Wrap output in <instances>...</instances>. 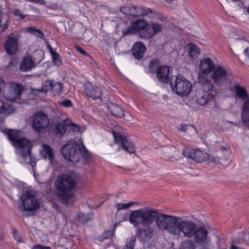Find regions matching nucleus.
Listing matches in <instances>:
<instances>
[{
    "label": "nucleus",
    "instance_id": "1",
    "mask_svg": "<svg viewBox=\"0 0 249 249\" xmlns=\"http://www.w3.org/2000/svg\"><path fill=\"white\" fill-rule=\"evenodd\" d=\"M229 74L223 66L217 65L210 57H205L199 62L197 73L198 82L202 89L196 91L195 100L200 106L207 104L214 85L221 86L229 81Z\"/></svg>",
    "mask_w": 249,
    "mask_h": 249
},
{
    "label": "nucleus",
    "instance_id": "2",
    "mask_svg": "<svg viewBox=\"0 0 249 249\" xmlns=\"http://www.w3.org/2000/svg\"><path fill=\"white\" fill-rule=\"evenodd\" d=\"M168 233L179 240L183 238H194L197 244L211 243L208 231L203 226L197 227L193 221L184 220L181 217L172 215Z\"/></svg>",
    "mask_w": 249,
    "mask_h": 249
},
{
    "label": "nucleus",
    "instance_id": "3",
    "mask_svg": "<svg viewBox=\"0 0 249 249\" xmlns=\"http://www.w3.org/2000/svg\"><path fill=\"white\" fill-rule=\"evenodd\" d=\"M172 217L171 215L162 214L156 209L145 207L131 211L129 215V221L137 228L140 224L155 221L156 225L160 230L168 232Z\"/></svg>",
    "mask_w": 249,
    "mask_h": 249
},
{
    "label": "nucleus",
    "instance_id": "4",
    "mask_svg": "<svg viewBox=\"0 0 249 249\" xmlns=\"http://www.w3.org/2000/svg\"><path fill=\"white\" fill-rule=\"evenodd\" d=\"M1 131L6 135L16 148L19 162L21 163H29L34 168L36 165V160L31 155V142L27 139L21 137V132L19 131L6 128L1 129Z\"/></svg>",
    "mask_w": 249,
    "mask_h": 249
},
{
    "label": "nucleus",
    "instance_id": "5",
    "mask_svg": "<svg viewBox=\"0 0 249 249\" xmlns=\"http://www.w3.org/2000/svg\"><path fill=\"white\" fill-rule=\"evenodd\" d=\"M80 179L79 176L73 173L57 178L54 185L57 191V196L63 204L71 205L76 201V196L72 190Z\"/></svg>",
    "mask_w": 249,
    "mask_h": 249
},
{
    "label": "nucleus",
    "instance_id": "6",
    "mask_svg": "<svg viewBox=\"0 0 249 249\" xmlns=\"http://www.w3.org/2000/svg\"><path fill=\"white\" fill-rule=\"evenodd\" d=\"M61 153L66 160L76 163L80 159V155L88 163L90 155L82 142L77 143L74 141L68 142L61 149Z\"/></svg>",
    "mask_w": 249,
    "mask_h": 249
},
{
    "label": "nucleus",
    "instance_id": "7",
    "mask_svg": "<svg viewBox=\"0 0 249 249\" xmlns=\"http://www.w3.org/2000/svg\"><path fill=\"white\" fill-rule=\"evenodd\" d=\"M236 99L244 100L240 107L241 119L245 126L249 128V93L246 88L239 83L233 85Z\"/></svg>",
    "mask_w": 249,
    "mask_h": 249
},
{
    "label": "nucleus",
    "instance_id": "8",
    "mask_svg": "<svg viewBox=\"0 0 249 249\" xmlns=\"http://www.w3.org/2000/svg\"><path fill=\"white\" fill-rule=\"evenodd\" d=\"M170 86L172 91L181 97L188 95L192 88V83L181 74L170 82Z\"/></svg>",
    "mask_w": 249,
    "mask_h": 249
},
{
    "label": "nucleus",
    "instance_id": "9",
    "mask_svg": "<svg viewBox=\"0 0 249 249\" xmlns=\"http://www.w3.org/2000/svg\"><path fill=\"white\" fill-rule=\"evenodd\" d=\"M129 10L130 11V16L131 17L149 16L154 20H159L163 22L166 20L162 13L154 12L149 8L133 6H131V10Z\"/></svg>",
    "mask_w": 249,
    "mask_h": 249
},
{
    "label": "nucleus",
    "instance_id": "10",
    "mask_svg": "<svg viewBox=\"0 0 249 249\" xmlns=\"http://www.w3.org/2000/svg\"><path fill=\"white\" fill-rule=\"evenodd\" d=\"M22 205L20 209L22 211H32L36 210L39 208L40 201L37 199L34 193L32 191H26L20 197Z\"/></svg>",
    "mask_w": 249,
    "mask_h": 249
},
{
    "label": "nucleus",
    "instance_id": "11",
    "mask_svg": "<svg viewBox=\"0 0 249 249\" xmlns=\"http://www.w3.org/2000/svg\"><path fill=\"white\" fill-rule=\"evenodd\" d=\"M49 124L50 120L48 116L42 111L38 112L33 116L32 126L38 132L43 131Z\"/></svg>",
    "mask_w": 249,
    "mask_h": 249
},
{
    "label": "nucleus",
    "instance_id": "12",
    "mask_svg": "<svg viewBox=\"0 0 249 249\" xmlns=\"http://www.w3.org/2000/svg\"><path fill=\"white\" fill-rule=\"evenodd\" d=\"M153 222H147L137 227L136 235L141 241H149L153 236L154 230L151 226Z\"/></svg>",
    "mask_w": 249,
    "mask_h": 249
},
{
    "label": "nucleus",
    "instance_id": "13",
    "mask_svg": "<svg viewBox=\"0 0 249 249\" xmlns=\"http://www.w3.org/2000/svg\"><path fill=\"white\" fill-rule=\"evenodd\" d=\"M115 142L117 144L120 148L130 154H133L135 152V148L133 143L126 137L121 134L113 131Z\"/></svg>",
    "mask_w": 249,
    "mask_h": 249
},
{
    "label": "nucleus",
    "instance_id": "14",
    "mask_svg": "<svg viewBox=\"0 0 249 249\" xmlns=\"http://www.w3.org/2000/svg\"><path fill=\"white\" fill-rule=\"evenodd\" d=\"M23 90V87L19 84L13 83L4 93V97L7 101H16L19 99Z\"/></svg>",
    "mask_w": 249,
    "mask_h": 249
},
{
    "label": "nucleus",
    "instance_id": "15",
    "mask_svg": "<svg viewBox=\"0 0 249 249\" xmlns=\"http://www.w3.org/2000/svg\"><path fill=\"white\" fill-rule=\"evenodd\" d=\"M184 157L189 158L197 162H203L208 158L207 153L199 149H195L190 147L186 148L183 151Z\"/></svg>",
    "mask_w": 249,
    "mask_h": 249
},
{
    "label": "nucleus",
    "instance_id": "16",
    "mask_svg": "<svg viewBox=\"0 0 249 249\" xmlns=\"http://www.w3.org/2000/svg\"><path fill=\"white\" fill-rule=\"evenodd\" d=\"M4 48L8 54H14L18 49V38L13 34L9 35L4 44Z\"/></svg>",
    "mask_w": 249,
    "mask_h": 249
},
{
    "label": "nucleus",
    "instance_id": "17",
    "mask_svg": "<svg viewBox=\"0 0 249 249\" xmlns=\"http://www.w3.org/2000/svg\"><path fill=\"white\" fill-rule=\"evenodd\" d=\"M164 27L163 24L157 22H151L148 25V28L142 35L143 39H150L157 33L162 31Z\"/></svg>",
    "mask_w": 249,
    "mask_h": 249
},
{
    "label": "nucleus",
    "instance_id": "18",
    "mask_svg": "<svg viewBox=\"0 0 249 249\" xmlns=\"http://www.w3.org/2000/svg\"><path fill=\"white\" fill-rule=\"evenodd\" d=\"M84 86L85 93L88 97L94 99H99L101 97L102 92L99 87H96L89 82L85 83Z\"/></svg>",
    "mask_w": 249,
    "mask_h": 249
},
{
    "label": "nucleus",
    "instance_id": "19",
    "mask_svg": "<svg viewBox=\"0 0 249 249\" xmlns=\"http://www.w3.org/2000/svg\"><path fill=\"white\" fill-rule=\"evenodd\" d=\"M171 68L168 66L158 67L156 73L158 80L162 83H167L170 81V72Z\"/></svg>",
    "mask_w": 249,
    "mask_h": 249
},
{
    "label": "nucleus",
    "instance_id": "20",
    "mask_svg": "<svg viewBox=\"0 0 249 249\" xmlns=\"http://www.w3.org/2000/svg\"><path fill=\"white\" fill-rule=\"evenodd\" d=\"M145 51L146 47L141 42H136L132 48L133 55L137 59H140L142 57Z\"/></svg>",
    "mask_w": 249,
    "mask_h": 249
},
{
    "label": "nucleus",
    "instance_id": "21",
    "mask_svg": "<svg viewBox=\"0 0 249 249\" xmlns=\"http://www.w3.org/2000/svg\"><path fill=\"white\" fill-rule=\"evenodd\" d=\"M40 155L42 158L48 159L51 163H52L54 155L51 146L46 144H43L42 149L40 151Z\"/></svg>",
    "mask_w": 249,
    "mask_h": 249
},
{
    "label": "nucleus",
    "instance_id": "22",
    "mask_svg": "<svg viewBox=\"0 0 249 249\" xmlns=\"http://www.w3.org/2000/svg\"><path fill=\"white\" fill-rule=\"evenodd\" d=\"M133 24L136 32H140V36L142 38V34L148 28L149 25L148 22L145 19H142L136 20Z\"/></svg>",
    "mask_w": 249,
    "mask_h": 249
},
{
    "label": "nucleus",
    "instance_id": "23",
    "mask_svg": "<svg viewBox=\"0 0 249 249\" xmlns=\"http://www.w3.org/2000/svg\"><path fill=\"white\" fill-rule=\"evenodd\" d=\"M15 111L16 108L13 106L3 100H0V114L7 116L13 113Z\"/></svg>",
    "mask_w": 249,
    "mask_h": 249
},
{
    "label": "nucleus",
    "instance_id": "24",
    "mask_svg": "<svg viewBox=\"0 0 249 249\" xmlns=\"http://www.w3.org/2000/svg\"><path fill=\"white\" fill-rule=\"evenodd\" d=\"M35 65V63L30 56H25L21 63L20 70L22 71H28L31 70Z\"/></svg>",
    "mask_w": 249,
    "mask_h": 249
},
{
    "label": "nucleus",
    "instance_id": "25",
    "mask_svg": "<svg viewBox=\"0 0 249 249\" xmlns=\"http://www.w3.org/2000/svg\"><path fill=\"white\" fill-rule=\"evenodd\" d=\"M108 107L110 112L115 116L122 117L124 115L122 108L116 104H111Z\"/></svg>",
    "mask_w": 249,
    "mask_h": 249
},
{
    "label": "nucleus",
    "instance_id": "26",
    "mask_svg": "<svg viewBox=\"0 0 249 249\" xmlns=\"http://www.w3.org/2000/svg\"><path fill=\"white\" fill-rule=\"evenodd\" d=\"M47 47L52 55L53 64L57 66L61 65L62 62L59 54L53 50L50 44H47Z\"/></svg>",
    "mask_w": 249,
    "mask_h": 249
},
{
    "label": "nucleus",
    "instance_id": "27",
    "mask_svg": "<svg viewBox=\"0 0 249 249\" xmlns=\"http://www.w3.org/2000/svg\"><path fill=\"white\" fill-rule=\"evenodd\" d=\"M188 54L189 56L193 58H197L200 52L199 48L193 43H189L188 45Z\"/></svg>",
    "mask_w": 249,
    "mask_h": 249
},
{
    "label": "nucleus",
    "instance_id": "28",
    "mask_svg": "<svg viewBox=\"0 0 249 249\" xmlns=\"http://www.w3.org/2000/svg\"><path fill=\"white\" fill-rule=\"evenodd\" d=\"M64 123L67 126L71 127V130L73 132L82 133L85 130L84 128H81L79 125L73 123L71 120L69 119H65Z\"/></svg>",
    "mask_w": 249,
    "mask_h": 249
},
{
    "label": "nucleus",
    "instance_id": "29",
    "mask_svg": "<svg viewBox=\"0 0 249 249\" xmlns=\"http://www.w3.org/2000/svg\"><path fill=\"white\" fill-rule=\"evenodd\" d=\"M63 91V86L61 83L56 82L53 83L52 92L54 96H59Z\"/></svg>",
    "mask_w": 249,
    "mask_h": 249
},
{
    "label": "nucleus",
    "instance_id": "30",
    "mask_svg": "<svg viewBox=\"0 0 249 249\" xmlns=\"http://www.w3.org/2000/svg\"><path fill=\"white\" fill-rule=\"evenodd\" d=\"M66 126H67L64 123H58L54 125V131L55 133L61 136L64 135L66 132Z\"/></svg>",
    "mask_w": 249,
    "mask_h": 249
},
{
    "label": "nucleus",
    "instance_id": "31",
    "mask_svg": "<svg viewBox=\"0 0 249 249\" xmlns=\"http://www.w3.org/2000/svg\"><path fill=\"white\" fill-rule=\"evenodd\" d=\"M196 246L194 242L189 239H186L181 243L179 249H195Z\"/></svg>",
    "mask_w": 249,
    "mask_h": 249
},
{
    "label": "nucleus",
    "instance_id": "32",
    "mask_svg": "<svg viewBox=\"0 0 249 249\" xmlns=\"http://www.w3.org/2000/svg\"><path fill=\"white\" fill-rule=\"evenodd\" d=\"M25 32L34 34L40 38H43L44 36V34L39 29H36L34 27L26 28L25 29Z\"/></svg>",
    "mask_w": 249,
    "mask_h": 249
},
{
    "label": "nucleus",
    "instance_id": "33",
    "mask_svg": "<svg viewBox=\"0 0 249 249\" xmlns=\"http://www.w3.org/2000/svg\"><path fill=\"white\" fill-rule=\"evenodd\" d=\"M53 83V81L52 80H46L43 85L42 88L41 89L39 90V92L44 91L45 93H46L50 89H52Z\"/></svg>",
    "mask_w": 249,
    "mask_h": 249
},
{
    "label": "nucleus",
    "instance_id": "34",
    "mask_svg": "<svg viewBox=\"0 0 249 249\" xmlns=\"http://www.w3.org/2000/svg\"><path fill=\"white\" fill-rule=\"evenodd\" d=\"M135 202L130 201L127 203H119L116 204V207L118 211L121 210L128 209L135 204Z\"/></svg>",
    "mask_w": 249,
    "mask_h": 249
},
{
    "label": "nucleus",
    "instance_id": "35",
    "mask_svg": "<svg viewBox=\"0 0 249 249\" xmlns=\"http://www.w3.org/2000/svg\"><path fill=\"white\" fill-rule=\"evenodd\" d=\"M116 228V225H114L111 230L107 231L103 234V239H107L113 236L114 232Z\"/></svg>",
    "mask_w": 249,
    "mask_h": 249
},
{
    "label": "nucleus",
    "instance_id": "36",
    "mask_svg": "<svg viewBox=\"0 0 249 249\" xmlns=\"http://www.w3.org/2000/svg\"><path fill=\"white\" fill-rule=\"evenodd\" d=\"M135 32H136L133 26V24L132 23L131 26L128 27L127 28L122 31V34L123 36H124L130 34H134Z\"/></svg>",
    "mask_w": 249,
    "mask_h": 249
},
{
    "label": "nucleus",
    "instance_id": "37",
    "mask_svg": "<svg viewBox=\"0 0 249 249\" xmlns=\"http://www.w3.org/2000/svg\"><path fill=\"white\" fill-rule=\"evenodd\" d=\"M136 238L134 236H131L127 239L126 243V246L130 249H134Z\"/></svg>",
    "mask_w": 249,
    "mask_h": 249
},
{
    "label": "nucleus",
    "instance_id": "38",
    "mask_svg": "<svg viewBox=\"0 0 249 249\" xmlns=\"http://www.w3.org/2000/svg\"><path fill=\"white\" fill-rule=\"evenodd\" d=\"M159 65V61L157 59L152 60L149 65V69L151 71L154 70Z\"/></svg>",
    "mask_w": 249,
    "mask_h": 249
},
{
    "label": "nucleus",
    "instance_id": "39",
    "mask_svg": "<svg viewBox=\"0 0 249 249\" xmlns=\"http://www.w3.org/2000/svg\"><path fill=\"white\" fill-rule=\"evenodd\" d=\"M129 10H131V6H122L120 8L121 12L126 16H130V11Z\"/></svg>",
    "mask_w": 249,
    "mask_h": 249
},
{
    "label": "nucleus",
    "instance_id": "40",
    "mask_svg": "<svg viewBox=\"0 0 249 249\" xmlns=\"http://www.w3.org/2000/svg\"><path fill=\"white\" fill-rule=\"evenodd\" d=\"M189 127H191L193 129H195L194 126L192 124H190V125L182 124L179 126L178 130L180 131L186 132L187 130V129H188Z\"/></svg>",
    "mask_w": 249,
    "mask_h": 249
},
{
    "label": "nucleus",
    "instance_id": "41",
    "mask_svg": "<svg viewBox=\"0 0 249 249\" xmlns=\"http://www.w3.org/2000/svg\"><path fill=\"white\" fill-rule=\"evenodd\" d=\"M61 105L64 107H70L72 106V103L70 100H66L62 101Z\"/></svg>",
    "mask_w": 249,
    "mask_h": 249
},
{
    "label": "nucleus",
    "instance_id": "42",
    "mask_svg": "<svg viewBox=\"0 0 249 249\" xmlns=\"http://www.w3.org/2000/svg\"><path fill=\"white\" fill-rule=\"evenodd\" d=\"M13 232L14 238L18 242H22L23 241L20 235L18 234L15 230L13 231Z\"/></svg>",
    "mask_w": 249,
    "mask_h": 249
},
{
    "label": "nucleus",
    "instance_id": "43",
    "mask_svg": "<svg viewBox=\"0 0 249 249\" xmlns=\"http://www.w3.org/2000/svg\"><path fill=\"white\" fill-rule=\"evenodd\" d=\"M14 13L16 16L19 17L21 19H23L25 17V15L22 14L18 9H15Z\"/></svg>",
    "mask_w": 249,
    "mask_h": 249
},
{
    "label": "nucleus",
    "instance_id": "44",
    "mask_svg": "<svg viewBox=\"0 0 249 249\" xmlns=\"http://www.w3.org/2000/svg\"><path fill=\"white\" fill-rule=\"evenodd\" d=\"M29 2L36 3L41 5H45L46 2L44 0H26Z\"/></svg>",
    "mask_w": 249,
    "mask_h": 249
},
{
    "label": "nucleus",
    "instance_id": "45",
    "mask_svg": "<svg viewBox=\"0 0 249 249\" xmlns=\"http://www.w3.org/2000/svg\"><path fill=\"white\" fill-rule=\"evenodd\" d=\"M75 47L76 49L83 55H85V56L89 55L88 53L86 51H85L84 50L82 49L80 47H79L78 46H75Z\"/></svg>",
    "mask_w": 249,
    "mask_h": 249
},
{
    "label": "nucleus",
    "instance_id": "46",
    "mask_svg": "<svg viewBox=\"0 0 249 249\" xmlns=\"http://www.w3.org/2000/svg\"><path fill=\"white\" fill-rule=\"evenodd\" d=\"M213 162L216 164L220 163V159L218 157H213L210 159Z\"/></svg>",
    "mask_w": 249,
    "mask_h": 249
},
{
    "label": "nucleus",
    "instance_id": "47",
    "mask_svg": "<svg viewBox=\"0 0 249 249\" xmlns=\"http://www.w3.org/2000/svg\"><path fill=\"white\" fill-rule=\"evenodd\" d=\"M82 216L84 218V219H86V221H85L84 220H82V219H81V217H80V216H79V220H80L81 222H82V223H87V222L88 221V220H89L88 219H87V216H86V215H82Z\"/></svg>",
    "mask_w": 249,
    "mask_h": 249
},
{
    "label": "nucleus",
    "instance_id": "48",
    "mask_svg": "<svg viewBox=\"0 0 249 249\" xmlns=\"http://www.w3.org/2000/svg\"><path fill=\"white\" fill-rule=\"evenodd\" d=\"M8 24L7 23H5L2 26L1 31L2 32L5 31L8 28Z\"/></svg>",
    "mask_w": 249,
    "mask_h": 249
},
{
    "label": "nucleus",
    "instance_id": "49",
    "mask_svg": "<svg viewBox=\"0 0 249 249\" xmlns=\"http://www.w3.org/2000/svg\"><path fill=\"white\" fill-rule=\"evenodd\" d=\"M244 53L246 55H247L249 58V47L246 49L244 50Z\"/></svg>",
    "mask_w": 249,
    "mask_h": 249
},
{
    "label": "nucleus",
    "instance_id": "50",
    "mask_svg": "<svg viewBox=\"0 0 249 249\" xmlns=\"http://www.w3.org/2000/svg\"><path fill=\"white\" fill-rule=\"evenodd\" d=\"M42 249V245H36L34 246L32 249Z\"/></svg>",
    "mask_w": 249,
    "mask_h": 249
},
{
    "label": "nucleus",
    "instance_id": "51",
    "mask_svg": "<svg viewBox=\"0 0 249 249\" xmlns=\"http://www.w3.org/2000/svg\"><path fill=\"white\" fill-rule=\"evenodd\" d=\"M51 249V248L50 247H47L42 245V249Z\"/></svg>",
    "mask_w": 249,
    "mask_h": 249
},
{
    "label": "nucleus",
    "instance_id": "52",
    "mask_svg": "<svg viewBox=\"0 0 249 249\" xmlns=\"http://www.w3.org/2000/svg\"><path fill=\"white\" fill-rule=\"evenodd\" d=\"M239 248H236L235 246H232L231 248V249H238Z\"/></svg>",
    "mask_w": 249,
    "mask_h": 249
},
{
    "label": "nucleus",
    "instance_id": "53",
    "mask_svg": "<svg viewBox=\"0 0 249 249\" xmlns=\"http://www.w3.org/2000/svg\"><path fill=\"white\" fill-rule=\"evenodd\" d=\"M246 11H247V13L249 14V6H248L246 8Z\"/></svg>",
    "mask_w": 249,
    "mask_h": 249
},
{
    "label": "nucleus",
    "instance_id": "54",
    "mask_svg": "<svg viewBox=\"0 0 249 249\" xmlns=\"http://www.w3.org/2000/svg\"><path fill=\"white\" fill-rule=\"evenodd\" d=\"M124 249H130L126 246V247Z\"/></svg>",
    "mask_w": 249,
    "mask_h": 249
},
{
    "label": "nucleus",
    "instance_id": "55",
    "mask_svg": "<svg viewBox=\"0 0 249 249\" xmlns=\"http://www.w3.org/2000/svg\"><path fill=\"white\" fill-rule=\"evenodd\" d=\"M1 89L0 88V93L1 92Z\"/></svg>",
    "mask_w": 249,
    "mask_h": 249
},
{
    "label": "nucleus",
    "instance_id": "56",
    "mask_svg": "<svg viewBox=\"0 0 249 249\" xmlns=\"http://www.w3.org/2000/svg\"><path fill=\"white\" fill-rule=\"evenodd\" d=\"M2 238V236L0 235V239Z\"/></svg>",
    "mask_w": 249,
    "mask_h": 249
}]
</instances>
